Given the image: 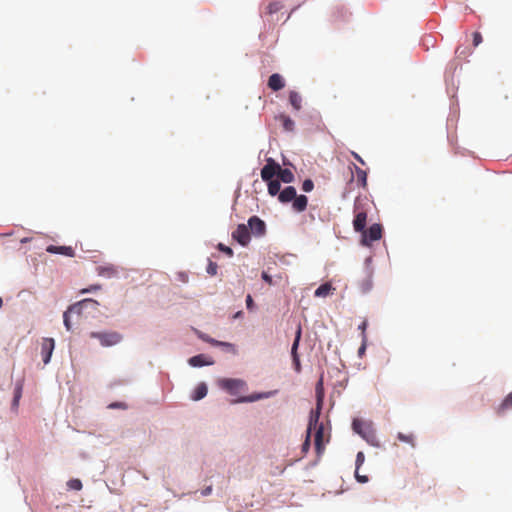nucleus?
I'll list each match as a JSON object with an SVG mask.
<instances>
[{"instance_id": "1", "label": "nucleus", "mask_w": 512, "mask_h": 512, "mask_svg": "<svg viewBox=\"0 0 512 512\" xmlns=\"http://www.w3.org/2000/svg\"><path fill=\"white\" fill-rule=\"evenodd\" d=\"M90 337L97 339L104 348L113 347L123 340V335L117 331L91 332Z\"/></svg>"}, {"instance_id": "2", "label": "nucleus", "mask_w": 512, "mask_h": 512, "mask_svg": "<svg viewBox=\"0 0 512 512\" xmlns=\"http://www.w3.org/2000/svg\"><path fill=\"white\" fill-rule=\"evenodd\" d=\"M382 226L379 223L372 224L368 229H364L361 238V244L369 247L373 241L380 240L382 238Z\"/></svg>"}, {"instance_id": "3", "label": "nucleus", "mask_w": 512, "mask_h": 512, "mask_svg": "<svg viewBox=\"0 0 512 512\" xmlns=\"http://www.w3.org/2000/svg\"><path fill=\"white\" fill-rule=\"evenodd\" d=\"M222 389L226 390L231 395H238L246 389V383L240 379L224 378L219 381Z\"/></svg>"}, {"instance_id": "4", "label": "nucleus", "mask_w": 512, "mask_h": 512, "mask_svg": "<svg viewBox=\"0 0 512 512\" xmlns=\"http://www.w3.org/2000/svg\"><path fill=\"white\" fill-rule=\"evenodd\" d=\"M281 170V166L273 158L269 157L266 159V164L261 169L262 180L268 181L274 179L275 175H278V171Z\"/></svg>"}, {"instance_id": "5", "label": "nucleus", "mask_w": 512, "mask_h": 512, "mask_svg": "<svg viewBox=\"0 0 512 512\" xmlns=\"http://www.w3.org/2000/svg\"><path fill=\"white\" fill-rule=\"evenodd\" d=\"M246 226L248 227L250 234H253L256 237H261L266 232V224L258 216H251L248 219V224Z\"/></svg>"}, {"instance_id": "6", "label": "nucleus", "mask_w": 512, "mask_h": 512, "mask_svg": "<svg viewBox=\"0 0 512 512\" xmlns=\"http://www.w3.org/2000/svg\"><path fill=\"white\" fill-rule=\"evenodd\" d=\"M232 238L237 241L241 246L245 247L250 243L251 234L245 224H239L232 233Z\"/></svg>"}, {"instance_id": "7", "label": "nucleus", "mask_w": 512, "mask_h": 512, "mask_svg": "<svg viewBox=\"0 0 512 512\" xmlns=\"http://www.w3.org/2000/svg\"><path fill=\"white\" fill-rule=\"evenodd\" d=\"M319 416L320 413L318 411H311L309 423L306 431V438L305 441L302 444V452L306 454L310 448V438H311V432H312V426L317 425V422H319Z\"/></svg>"}, {"instance_id": "8", "label": "nucleus", "mask_w": 512, "mask_h": 512, "mask_svg": "<svg viewBox=\"0 0 512 512\" xmlns=\"http://www.w3.org/2000/svg\"><path fill=\"white\" fill-rule=\"evenodd\" d=\"M96 272L101 277L111 279L119 277L120 270L113 264H104L97 266Z\"/></svg>"}, {"instance_id": "9", "label": "nucleus", "mask_w": 512, "mask_h": 512, "mask_svg": "<svg viewBox=\"0 0 512 512\" xmlns=\"http://www.w3.org/2000/svg\"><path fill=\"white\" fill-rule=\"evenodd\" d=\"M312 430H315V437H314V446L315 450L318 456H320L324 449V442H323V436H324V427L323 424H318L315 426H312Z\"/></svg>"}, {"instance_id": "10", "label": "nucleus", "mask_w": 512, "mask_h": 512, "mask_svg": "<svg viewBox=\"0 0 512 512\" xmlns=\"http://www.w3.org/2000/svg\"><path fill=\"white\" fill-rule=\"evenodd\" d=\"M189 364L193 367H202L214 364V360L207 354H198L189 359Z\"/></svg>"}, {"instance_id": "11", "label": "nucleus", "mask_w": 512, "mask_h": 512, "mask_svg": "<svg viewBox=\"0 0 512 512\" xmlns=\"http://www.w3.org/2000/svg\"><path fill=\"white\" fill-rule=\"evenodd\" d=\"M46 251L50 254H59L67 257H74L75 255L74 249L70 246L49 245L47 246Z\"/></svg>"}, {"instance_id": "12", "label": "nucleus", "mask_w": 512, "mask_h": 512, "mask_svg": "<svg viewBox=\"0 0 512 512\" xmlns=\"http://www.w3.org/2000/svg\"><path fill=\"white\" fill-rule=\"evenodd\" d=\"M367 213L358 211L353 219V228L356 232H362L366 228Z\"/></svg>"}, {"instance_id": "13", "label": "nucleus", "mask_w": 512, "mask_h": 512, "mask_svg": "<svg viewBox=\"0 0 512 512\" xmlns=\"http://www.w3.org/2000/svg\"><path fill=\"white\" fill-rule=\"evenodd\" d=\"M297 191L295 187L293 186H287L281 192L279 193L278 200L281 203H289L292 202L293 199L296 197Z\"/></svg>"}, {"instance_id": "14", "label": "nucleus", "mask_w": 512, "mask_h": 512, "mask_svg": "<svg viewBox=\"0 0 512 512\" xmlns=\"http://www.w3.org/2000/svg\"><path fill=\"white\" fill-rule=\"evenodd\" d=\"M22 392H23V380H19V381H17V383L15 385L13 400H12V404H11V409L15 413L18 412V407H19L20 399L22 397Z\"/></svg>"}, {"instance_id": "15", "label": "nucleus", "mask_w": 512, "mask_h": 512, "mask_svg": "<svg viewBox=\"0 0 512 512\" xmlns=\"http://www.w3.org/2000/svg\"><path fill=\"white\" fill-rule=\"evenodd\" d=\"M285 86L283 77L278 73H273L268 79V87L273 91H279Z\"/></svg>"}, {"instance_id": "16", "label": "nucleus", "mask_w": 512, "mask_h": 512, "mask_svg": "<svg viewBox=\"0 0 512 512\" xmlns=\"http://www.w3.org/2000/svg\"><path fill=\"white\" fill-rule=\"evenodd\" d=\"M373 268H368L365 279L360 283V290L363 294L369 293L373 288Z\"/></svg>"}, {"instance_id": "17", "label": "nucleus", "mask_w": 512, "mask_h": 512, "mask_svg": "<svg viewBox=\"0 0 512 512\" xmlns=\"http://www.w3.org/2000/svg\"><path fill=\"white\" fill-rule=\"evenodd\" d=\"M308 205V198L306 195H297L292 201V207L296 212H303Z\"/></svg>"}, {"instance_id": "18", "label": "nucleus", "mask_w": 512, "mask_h": 512, "mask_svg": "<svg viewBox=\"0 0 512 512\" xmlns=\"http://www.w3.org/2000/svg\"><path fill=\"white\" fill-rule=\"evenodd\" d=\"M80 302L86 303V305H83L84 313L87 315H93L95 312L98 311L99 302L92 299V298H85L81 300Z\"/></svg>"}, {"instance_id": "19", "label": "nucleus", "mask_w": 512, "mask_h": 512, "mask_svg": "<svg viewBox=\"0 0 512 512\" xmlns=\"http://www.w3.org/2000/svg\"><path fill=\"white\" fill-rule=\"evenodd\" d=\"M265 182L267 183V186H268V193L271 196H276V195L279 196V193L281 192L280 180L272 179V180H268Z\"/></svg>"}, {"instance_id": "20", "label": "nucleus", "mask_w": 512, "mask_h": 512, "mask_svg": "<svg viewBox=\"0 0 512 512\" xmlns=\"http://www.w3.org/2000/svg\"><path fill=\"white\" fill-rule=\"evenodd\" d=\"M289 102L292 105V107L298 111L301 109L302 106V97L298 92L291 91L289 93Z\"/></svg>"}, {"instance_id": "21", "label": "nucleus", "mask_w": 512, "mask_h": 512, "mask_svg": "<svg viewBox=\"0 0 512 512\" xmlns=\"http://www.w3.org/2000/svg\"><path fill=\"white\" fill-rule=\"evenodd\" d=\"M333 290V287L330 283L321 284L314 292L315 297H326Z\"/></svg>"}, {"instance_id": "22", "label": "nucleus", "mask_w": 512, "mask_h": 512, "mask_svg": "<svg viewBox=\"0 0 512 512\" xmlns=\"http://www.w3.org/2000/svg\"><path fill=\"white\" fill-rule=\"evenodd\" d=\"M278 176L280 181H282L283 183L288 184L294 181V174L292 173L291 170L287 168H281V170L278 171Z\"/></svg>"}, {"instance_id": "23", "label": "nucleus", "mask_w": 512, "mask_h": 512, "mask_svg": "<svg viewBox=\"0 0 512 512\" xmlns=\"http://www.w3.org/2000/svg\"><path fill=\"white\" fill-rule=\"evenodd\" d=\"M207 386L204 383H200L194 390L192 399L195 401L201 400L207 395Z\"/></svg>"}, {"instance_id": "24", "label": "nucleus", "mask_w": 512, "mask_h": 512, "mask_svg": "<svg viewBox=\"0 0 512 512\" xmlns=\"http://www.w3.org/2000/svg\"><path fill=\"white\" fill-rule=\"evenodd\" d=\"M316 397H317V409L315 411H318L320 413L324 392H323V381L322 378L318 381L316 385Z\"/></svg>"}, {"instance_id": "25", "label": "nucleus", "mask_w": 512, "mask_h": 512, "mask_svg": "<svg viewBox=\"0 0 512 512\" xmlns=\"http://www.w3.org/2000/svg\"><path fill=\"white\" fill-rule=\"evenodd\" d=\"M273 394H274V392H268V393H263V394H255V395H251L248 397H241L236 402H254V401H257L262 398H268Z\"/></svg>"}, {"instance_id": "26", "label": "nucleus", "mask_w": 512, "mask_h": 512, "mask_svg": "<svg viewBox=\"0 0 512 512\" xmlns=\"http://www.w3.org/2000/svg\"><path fill=\"white\" fill-rule=\"evenodd\" d=\"M199 337L203 339L206 342H209L212 344L213 347H231L232 345L227 342L217 341L215 339L210 338L207 335H204L202 333H199Z\"/></svg>"}, {"instance_id": "27", "label": "nucleus", "mask_w": 512, "mask_h": 512, "mask_svg": "<svg viewBox=\"0 0 512 512\" xmlns=\"http://www.w3.org/2000/svg\"><path fill=\"white\" fill-rule=\"evenodd\" d=\"M279 119L282 121L283 128L286 131L291 132V131L294 130L295 123H294V121L289 116L281 114L279 116Z\"/></svg>"}, {"instance_id": "28", "label": "nucleus", "mask_w": 512, "mask_h": 512, "mask_svg": "<svg viewBox=\"0 0 512 512\" xmlns=\"http://www.w3.org/2000/svg\"><path fill=\"white\" fill-rule=\"evenodd\" d=\"M83 305H86V303L84 302H76L72 305H70L68 308H67V312L71 315V314H77V315H81L84 313V310H83Z\"/></svg>"}, {"instance_id": "29", "label": "nucleus", "mask_w": 512, "mask_h": 512, "mask_svg": "<svg viewBox=\"0 0 512 512\" xmlns=\"http://www.w3.org/2000/svg\"><path fill=\"white\" fill-rule=\"evenodd\" d=\"M357 181L365 187L367 185V173L363 169L359 168L358 166L354 165Z\"/></svg>"}, {"instance_id": "30", "label": "nucleus", "mask_w": 512, "mask_h": 512, "mask_svg": "<svg viewBox=\"0 0 512 512\" xmlns=\"http://www.w3.org/2000/svg\"><path fill=\"white\" fill-rule=\"evenodd\" d=\"M512 408V392H510L498 407V413Z\"/></svg>"}, {"instance_id": "31", "label": "nucleus", "mask_w": 512, "mask_h": 512, "mask_svg": "<svg viewBox=\"0 0 512 512\" xmlns=\"http://www.w3.org/2000/svg\"><path fill=\"white\" fill-rule=\"evenodd\" d=\"M55 348V342L52 338H44L42 341V351L41 352H53Z\"/></svg>"}, {"instance_id": "32", "label": "nucleus", "mask_w": 512, "mask_h": 512, "mask_svg": "<svg viewBox=\"0 0 512 512\" xmlns=\"http://www.w3.org/2000/svg\"><path fill=\"white\" fill-rule=\"evenodd\" d=\"M300 337H301V326L298 325L297 329H296V332H295V339H294V341L292 343L290 352H297V349H298V346H299Z\"/></svg>"}, {"instance_id": "33", "label": "nucleus", "mask_w": 512, "mask_h": 512, "mask_svg": "<svg viewBox=\"0 0 512 512\" xmlns=\"http://www.w3.org/2000/svg\"><path fill=\"white\" fill-rule=\"evenodd\" d=\"M365 426L364 422L359 419L353 420L352 427L355 432L365 437V433L363 431V427Z\"/></svg>"}, {"instance_id": "34", "label": "nucleus", "mask_w": 512, "mask_h": 512, "mask_svg": "<svg viewBox=\"0 0 512 512\" xmlns=\"http://www.w3.org/2000/svg\"><path fill=\"white\" fill-rule=\"evenodd\" d=\"M282 8V5L281 3L279 2H273V3H270L267 7V12L270 16H272L273 14L279 12Z\"/></svg>"}, {"instance_id": "35", "label": "nucleus", "mask_w": 512, "mask_h": 512, "mask_svg": "<svg viewBox=\"0 0 512 512\" xmlns=\"http://www.w3.org/2000/svg\"><path fill=\"white\" fill-rule=\"evenodd\" d=\"M217 270H218L217 263L213 262L211 260H208V264H207V267H206L207 274H209L211 276H215L217 274Z\"/></svg>"}, {"instance_id": "36", "label": "nucleus", "mask_w": 512, "mask_h": 512, "mask_svg": "<svg viewBox=\"0 0 512 512\" xmlns=\"http://www.w3.org/2000/svg\"><path fill=\"white\" fill-rule=\"evenodd\" d=\"M67 486L72 489L79 491L82 489V482L79 479H71L67 482Z\"/></svg>"}, {"instance_id": "37", "label": "nucleus", "mask_w": 512, "mask_h": 512, "mask_svg": "<svg viewBox=\"0 0 512 512\" xmlns=\"http://www.w3.org/2000/svg\"><path fill=\"white\" fill-rule=\"evenodd\" d=\"M217 249H218L219 251H221V252L225 253V254H226L227 256H229V257H232V256H233V254H234V252H233L232 248H231V247H229V246H226V245H225V244H223V243H219V244L217 245Z\"/></svg>"}, {"instance_id": "38", "label": "nucleus", "mask_w": 512, "mask_h": 512, "mask_svg": "<svg viewBox=\"0 0 512 512\" xmlns=\"http://www.w3.org/2000/svg\"><path fill=\"white\" fill-rule=\"evenodd\" d=\"M314 188V182L311 179H305L302 183V190L306 193L311 192Z\"/></svg>"}, {"instance_id": "39", "label": "nucleus", "mask_w": 512, "mask_h": 512, "mask_svg": "<svg viewBox=\"0 0 512 512\" xmlns=\"http://www.w3.org/2000/svg\"><path fill=\"white\" fill-rule=\"evenodd\" d=\"M63 323H64V326H65L67 331H71L72 330V323H71V320H70V314L67 311H65L63 313Z\"/></svg>"}, {"instance_id": "40", "label": "nucleus", "mask_w": 512, "mask_h": 512, "mask_svg": "<svg viewBox=\"0 0 512 512\" xmlns=\"http://www.w3.org/2000/svg\"><path fill=\"white\" fill-rule=\"evenodd\" d=\"M398 439L400 441H403V442H406V443H409V444H412L413 445V442H414V437L413 435H405L403 433H398Z\"/></svg>"}, {"instance_id": "41", "label": "nucleus", "mask_w": 512, "mask_h": 512, "mask_svg": "<svg viewBox=\"0 0 512 512\" xmlns=\"http://www.w3.org/2000/svg\"><path fill=\"white\" fill-rule=\"evenodd\" d=\"M365 456L363 452H358L356 455V470H359L360 466L364 463Z\"/></svg>"}, {"instance_id": "42", "label": "nucleus", "mask_w": 512, "mask_h": 512, "mask_svg": "<svg viewBox=\"0 0 512 512\" xmlns=\"http://www.w3.org/2000/svg\"><path fill=\"white\" fill-rule=\"evenodd\" d=\"M245 302H246V307H247V309H248L249 311H253V310H254V308H255V304H254L253 298H252V296H251L250 294H248V295L246 296V300H245Z\"/></svg>"}, {"instance_id": "43", "label": "nucleus", "mask_w": 512, "mask_h": 512, "mask_svg": "<svg viewBox=\"0 0 512 512\" xmlns=\"http://www.w3.org/2000/svg\"><path fill=\"white\" fill-rule=\"evenodd\" d=\"M480 43H482V35L479 32L473 33V45L478 46Z\"/></svg>"}, {"instance_id": "44", "label": "nucleus", "mask_w": 512, "mask_h": 512, "mask_svg": "<svg viewBox=\"0 0 512 512\" xmlns=\"http://www.w3.org/2000/svg\"><path fill=\"white\" fill-rule=\"evenodd\" d=\"M108 408H110V409H115V408L127 409V405L123 402H113V403L109 404Z\"/></svg>"}, {"instance_id": "45", "label": "nucleus", "mask_w": 512, "mask_h": 512, "mask_svg": "<svg viewBox=\"0 0 512 512\" xmlns=\"http://www.w3.org/2000/svg\"><path fill=\"white\" fill-rule=\"evenodd\" d=\"M261 278L263 279V281H265L269 285L273 284L272 276L269 275L267 272L263 271L261 274Z\"/></svg>"}, {"instance_id": "46", "label": "nucleus", "mask_w": 512, "mask_h": 512, "mask_svg": "<svg viewBox=\"0 0 512 512\" xmlns=\"http://www.w3.org/2000/svg\"><path fill=\"white\" fill-rule=\"evenodd\" d=\"M98 289H100V285H92V286H90V287H88V288L82 289V290H81V293H82V294H85V293H92V292H94V291H96V290H98Z\"/></svg>"}, {"instance_id": "47", "label": "nucleus", "mask_w": 512, "mask_h": 512, "mask_svg": "<svg viewBox=\"0 0 512 512\" xmlns=\"http://www.w3.org/2000/svg\"><path fill=\"white\" fill-rule=\"evenodd\" d=\"M355 477H356L357 481L360 483L368 482V477L366 475H360L358 473V470H355Z\"/></svg>"}, {"instance_id": "48", "label": "nucleus", "mask_w": 512, "mask_h": 512, "mask_svg": "<svg viewBox=\"0 0 512 512\" xmlns=\"http://www.w3.org/2000/svg\"><path fill=\"white\" fill-rule=\"evenodd\" d=\"M292 355H293V362L295 365V369L297 372H300V362H299L298 354H292Z\"/></svg>"}, {"instance_id": "49", "label": "nucleus", "mask_w": 512, "mask_h": 512, "mask_svg": "<svg viewBox=\"0 0 512 512\" xmlns=\"http://www.w3.org/2000/svg\"><path fill=\"white\" fill-rule=\"evenodd\" d=\"M371 263H372V257H367L365 259V262H364V264H365V273H368V268H372L371 267Z\"/></svg>"}, {"instance_id": "50", "label": "nucleus", "mask_w": 512, "mask_h": 512, "mask_svg": "<svg viewBox=\"0 0 512 512\" xmlns=\"http://www.w3.org/2000/svg\"><path fill=\"white\" fill-rule=\"evenodd\" d=\"M178 279L182 282H187L188 281V276L186 273L184 272H180L178 273Z\"/></svg>"}, {"instance_id": "51", "label": "nucleus", "mask_w": 512, "mask_h": 512, "mask_svg": "<svg viewBox=\"0 0 512 512\" xmlns=\"http://www.w3.org/2000/svg\"><path fill=\"white\" fill-rule=\"evenodd\" d=\"M211 492H212V487H211V486H208V487L204 488V489L201 491V494H202L203 496H208V495H210V494H211Z\"/></svg>"}, {"instance_id": "52", "label": "nucleus", "mask_w": 512, "mask_h": 512, "mask_svg": "<svg viewBox=\"0 0 512 512\" xmlns=\"http://www.w3.org/2000/svg\"><path fill=\"white\" fill-rule=\"evenodd\" d=\"M352 156L358 161L360 162L361 164H365L363 159L361 158V156L359 154H357L356 152H352Z\"/></svg>"}, {"instance_id": "53", "label": "nucleus", "mask_w": 512, "mask_h": 512, "mask_svg": "<svg viewBox=\"0 0 512 512\" xmlns=\"http://www.w3.org/2000/svg\"><path fill=\"white\" fill-rule=\"evenodd\" d=\"M367 327V322L366 321H363L359 326H358V329L361 330L362 332L365 331Z\"/></svg>"}, {"instance_id": "54", "label": "nucleus", "mask_w": 512, "mask_h": 512, "mask_svg": "<svg viewBox=\"0 0 512 512\" xmlns=\"http://www.w3.org/2000/svg\"><path fill=\"white\" fill-rule=\"evenodd\" d=\"M51 356H52V354H45V356L43 358V362L45 365L49 363Z\"/></svg>"}, {"instance_id": "55", "label": "nucleus", "mask_w": 512, "mask_h": 512, "mask_svg": "<svg viewBox=\"0 0 512 512\" xmlns=\"http://www.w3.org/2000/svg\"><path fill=\"white\" fill-rule=\"evenodd\" d=\"M366 351V344L365 342L363 341V343L361 344V346L358 348L357 352H365Z\"/></svg>"}, {"instance_id": "56", "label": "nucleus", "mask_w": 512, "mask_h": 512, "mask_svg": "<svg viewBox=\"0 0 512 512\" xmlns=\"http://www.w3.org/2000/svg\"><path fill=\"white\" fill-rule=\"evenodd\" d=\"M243 316V312L242 311H238L236 312L234 315H233V318L234 319H238V318H241Z\"/></svg>"}, {"instance_id": "57", "label": "nucleus", "mask_w": 512, "mask_h": 512, "mask_svg": "<svg viewBox=\"0 0 512 512\" xmlns=\"http://www.w3.org/2000/svg\"><path fill=\"white\" fill-rule=\"evenodd\" d=\"M28 241H30V239H29V238H23V239L21 240V243H27Z\"/></svg>"}]
</instances>
